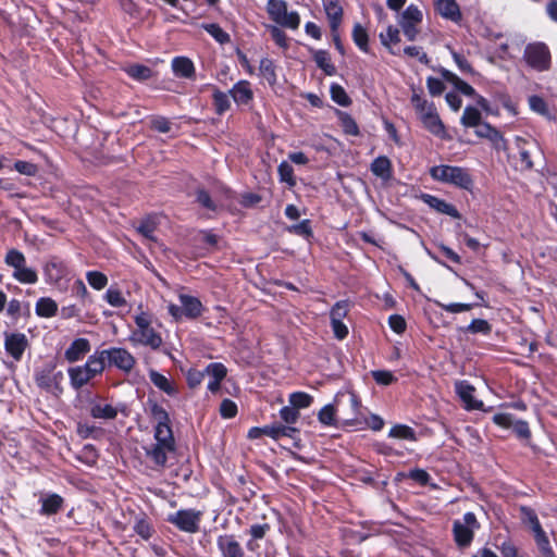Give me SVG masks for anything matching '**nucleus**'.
<instances>
[{
    "label": "nucleus",
    "mask_w": 557,
    "mask_h": 557,
    "mask_svg": "<svg viewBox=\"0 0 557 557\" xmlns=\"http://www.w3.org/2000/svg\"><path fill=\"white\" fill-rule=\"evenodd\" d=\"M389 436L394 437V438H399V440H410V441L416 440L413 430L411 428H409L407 425H403V424L394 425L389 430Z\"/></svg>",
    "instance_id": "45"
},
{
    "label": "nucleus",
    "mask_w": 557,
    "mask_h": 557,
    "mask_svg": "<svg viewBox=\"0 0 557 557\" xmlns=\"http://www.w3.org/2000/svg\"><path fill=\"white\" fill-rule=\"evenodd\" d=\"M89 350V341L86 338H77L65 350V358L69 362H75L81 360Z\"/></svg>",
    "instance_id": "22"
},
{
    "label": "nucleus",
    "mask_w": 557,
    "mask_h": 557,
    "mask_svg": "<svg viewBox=\"0 0 557 557\" xmlns=\"http://www.w3.org/2000/svg\"><path fill=\"white\" fill-rule=\"evenodd\" d=\"M107 359H108V357H107L106 350H102L98 354L91 355L88 358L86 364L90 369L91 374H94V376H97L103 372V370L106 368Z\"/></svg>",
    "instance_id": "33"
},
{
    "label": "nucleus",
    "mask_w": 557,
    "mask_h": 557,
    "mask_svg": "<svg viewBox=\"0 0 557 557\" xmlns=\"http://www.w3.org/2000/svg\"><path fill=\"white\" fill-rule=\"evenodd\" d=\"M475 134L481 138L488 139L496 149H503L505 147V140L502 134L487 123L481 122L475 127Z\"/></svg>",
    "instance_id": "19"
},
{
    "label": "nucleus",
    "mask_w": 557,
    "mask_h": 557,
    "mask_svg": "<svg viewBox=\"0 0 557 557\" xmlns=\"http://www.w3.org/2000/svg\"><path fill=\"white\" fill-rule=\"evenodd\" d=\"M436 9L442 16L453 21L460 17L459 7L455 0H437Z\"/></svg>",
    "instance_id": "30"
},
{
    "label": "nucleus",
    "mask_w": 557,
    "mask_h": 557,
    "mask_svg": "<svg viewBox=\"0 0 557 557\" xmlns=\"http://www.w3.org/2000/svg\"><path fill=\"white\" fill-rule=\"evenodd\" d=\"M296 432L295 428L292 426H284L281 424H274V425H265L263 428H251L248 431V438L250 440H257L263 435L269 436L273 440H278L283 436H292V434Z\"/></svg>",
    "instance_id": "13"
},
{
    "label": "nucleus",
    "mask_w": 557,
    "mask_h": 557,
    "mask_svg": "<svg viewBox=\"0 0 557 557\" xmlns=\"http://www.w3.org/2000/svg\"><path fill=\"white\" fill-rule=\"evenodd\" d=\"M527 63L537 71H545L550 64V53L548 48L541 42L531 44L524 50Z\"/></svg>",
    "instance_id": "12"
},
{
    "label": "nucleus",
    "mask_w": 557,
    "mask_h": 557,
    "mask_svg": "<svg viewBox=\"0 0 557 557\" xmlns=\"http://www.w3.org/2000/svg\"><path fill=\"white\" fill-rule=\"evenodd\" d=\"M424 201L434 210H436L440 213L447 214L454 219H460V213L456 209L455 206L446 202L443 199H440L437 197L426 195L424 196Z\"/></svg>",
    "instance_id": "25"
},
{
    "label": "nucleus",
    "mask_w": 557,
    "mask_h": 557,
    "mask_svg": "<svg viewBox=\"0 0 557 557\" xmlns=\"http://www.w3.org/2000/svg\"><path fill=\"white\" fill-rule=\"evenodd\" d=\"M230 94L237 104H249L253 99V91L250 83L247 81H239L230 90Z\"/></svg>",
    "instance_id": "18"
},
{
    "label": "nucleus",
    "mask_w": 557,
    "mask_h": 557,
    "mask_svg": "<svg viewBox=\"0 0 557 557\" xmlns=\"http://www.w3.org/2000/svg\"><path fill=\"white\" fill-rule=\"evenodd\" d=\"M493 421L505 429H512V431L521 438L530 436L528 423L524 421H516L509 413H497L493 417Z\"/></svg>",
    "instance_id": "15"
},
{
    "label": "nucleus",
    "mask_w": 557,
    "mask_h": 557,
    "mask_svg": "<svg viewBox=\"0 0 557 557\" xmlns=\"http://www.w3.org/2000/svg\"><path fill=\"white\" fill-rule=\"evenodd\" d=\"M331 97L336 103H338L339 106H343V107L348 106L350 102L349 97L347 96L346 91L339 85L331 86Z\"/></svg>",
    "instance_id": "50"
},
{
    "label": "nucleus",
    "mask_w": 557,
    "mask_h": 557,
    "mask_svg": "<svg viewBox=\"0 0 557 557\" xmlns=\"http://www.w3.org/2000/svg\"><path fill=\"white\" fill-rule=\"evenodd\" d=\"M90 413L96 419H114L117 412L109 404H96L91 407Z\"/></svg>",
    "instance_id": "35"
},
{
    "label": "nucleus",
    "mask_w": 557,
    "mask_h": 557,
    "mask_svg": "<svg viewBox=\"0 0 557 557\" xmlns=\"http://www.w3.org/2000/svg\"><path fill=\"white\" fill-rule=\"evenodd\" d=\"M423 20L422 11L414 4H410L398 16L397 22L408 40H416L419 34V25Z\"/></svg>",
    "instance_id": "8"
},
{
    "label": "nucleus",
    "mask_w": 557,
    "mask_h": 557,
    "mask_svg": "<svg viewBox=\"0 0 557 557\" xmlns=\"http://www.w3.org/2000/svg\"><path fill=\"white\" fill-rule=\"evenodd\" d=\"M172 70L176 75L182 77H190L195 71L193 62L185 57L174 58L172 61Z\"/></svg>",
    "instance_id": "31"
},
{
    "label": "nucleus",
    "mask_w": 557,
    "mask_h": 557,
    "mask_svg": "<svg viewBox=\"0 0 557 557\" xmlns=\"http://www.w3.org/2000/svg\"><path fill=\"white\" fill-rule=\"evenodd\" d=\"M468 330L472 333H488L491 331V326L486 320L475 319L473 320Z\"/></svg>",
    "instance_id": "63"
},
{
    "label": "nucleus",
    "mask_w": 557,
    "mask_h": 557,
    "mask_svg": "<svg viewBox=\"0 0 557 557\" xmlns=\"http://www.w3.org/2000/svg\"><path fill=\"white\" fill-rule=\"evenodd\" d=\"M289 405L297 410L308 408L312 403V397L304 392H295L289 395Z\"/></svg>",
    "instance_id": "40"
},
{
    "label": "nucleus",
    "mask_w": 557,
    "mask_h": 557,
    "mask_svg": "<svg viewBox=\"0 0 557 557\" xmlns=\"http://www.w3.org/2000/svg\"><path fill=\"white\" fill-rule=\"evenodd\" d=\"M430 175L435 181L454 185L456 187L470 190L473 186V180L468 170L453 165H436L431 168Z\"/></svg>",
    "instance_id": "3"
},
{
    "label": "nucleus",
    "mask_w": 557,
    "mask_h": 557,
    "mask_svg": "<svg viewBox=\"0 0 557 557\" xmlns=\"http://www.w3.org/2000/svg\"><path fill=\"white\" fill-rule=\"evenodd\" d=\"M153 416L157 421L154 429L156 443L146 447V456L154 466L164 467L168 456L175 449V441L169 425L168 413L163 409L156 407Z\"/></svg>",
    "instance_id": "1"
},
{
    "label": "nucleus",
    "mask_w": 557,
    "mask_h": 557,
    "mask_svg": "<svg viewBox=\"0 0 557 557\" xmlns=\"http://www.w3.org/2000/svg\"><path fill=\"white\" fill-rule=\"evenodd\" d=\"M335 412L336 410L333 405H326L319 411L318 419L324 425H334Z\"/></svg>",
    "instance_id": "48"
},
{
    "label": "nucleus",
    "mask_w": 557,
    "mask_h": 557,
    "mask_svg": "<svg viewBox=\"0 0 557 557\" xmlns=\"http://www.w3.org/2000/svg\"><path fill=\"white\" fill-rule=\"evenodd\" d=\"M14 169L24 175L35 176L38 172V168L36 164L27 162V161H16L14 163Z\"/></svg>",
    "instance_id": "55"
},
{
    "label": "nucleus",
    "mask_w": 557,
    "mask_h": 557,
    "mask_svg": "<svg viewBox=\"0 0 557 557\" xmlns=\"http://www.w3.org/2000/svg\"><path fill=\"white\" fill-rule=\"evenodd\" d=\"M341 124H342V127H343V131L345 132V134L351 135V136H357L359 134V128H358L357 123L349 115L343 114L341 116Z\"/></svg>",
    "instance_id": "54"
},
{
    "label": "nucleus",
    "mask_w": 557,
    "mask_h": 557,
    "mask_svg": "<svg viewBox=\"0 0 557 557\" xmlns=\"http://www.w3.org/2000/svg\"><path fill=\"white\" fill-rule=\"evenodd\" d=\"M287 231L289 233H294V234H297V235H302V236H306V237H309L312 234L309 220H304V221H301L298 224L292 225V226H289L287 228Z\"/></svg>",
    "instance_id": "58"
},
{
    "label": "nucleus",
    "mask_w": 557,
    "mask_h": 557,
    "mask_svg": "<svg viewBox=\"0 0 557 557\" xmlns=\"http://www.w3.org/2000/svg\"><path fill=\"white\" fill-rule=\"evenodd\" d=\"M104 297L112 307H122L126 304L121 290L115 288H109Z\"/></svg>",
    "instance_id": "51"
},
{
    "label": "nucleus",
    "mask_w": 557,
    "mask_h": 557,
    "mask_svg": "<svg viewBox=\"0 0 557 557\" xmlns=\"http://www.w3.org/2000/svg\"><path fill=\"white\" fill-rule=\"evenodd\" d=\"M443 76L449 81L460 92H462L466 96H474L475 91L472 86H470L468 83L459 78L456 74L444 70Z\"/></svg>",
    "instance_id": "34"
},
{
    "label": "nucleus",
    "mask_w": 557,
    "mask_h": 557,
    "mask_svg": "<svg viewBox=\"0 0 557 557\" xmlns=\"http://www.w3.org/2000/svg\"><path fill=\"white\" fill-rule=\"evenodd\" d=\"M277 172L280 175V180L282 182L288 184L290 187L295 186L296 181L294 177V170L288 162H286V161L281 162L277 168Z\"/></svg>",
    "instance_id": "43"
},
{
    "label": "nucleus",
    "mask_w": 557,
    "mask_h": 557,
    "mask_svg": "<svg viewBox=\"0 0 557 557\" xmlns=\"http://www.w3.org/2000/svg\"><path fill=\"white\" fill-rule=\"evenodd\" d=\"M35 311L41 318H52L58 311V304L50 297H41L36 302Z\"/></svg>",
    "instance_id": "29"
},
{
    "label": "nucleus",
    "mask_w": 557,
    "mask_h": 557,
    "mask_svg": "<svg viewBox=\"0 0 557 557\" xmlns=\"http://www.w3.org/2000/svg\"><path fill=\"white\" fill-rule=\"evenodd\" d=\"M381 44L393 54H399L400 49L397 48L400 42V32L397 27L389 25L385 32L380 34Z\"/></svg>",
    "instance_id": "20"
},
{
    "label": "nucleus",
    "mask_w": 557,
    "mask_h": 557,
    "mask_svg": "<svg viewBox=\"0 0 557 557\" xmlns=\"http://www.w3.org/2000/svg\"><path fill=\"white\" fill-rule=\"evenodd\" d=\"M437 305L449 313H459V312H465V311H469L472 309L471 304H459V302L441 304V302H437Z\"/></svg>",
    "instance_id": "59"
},
{
    "label": "nucleus",
    "mask_w": 557,
    "mask_h": 557,
    "mask_svg": "<svg viewBox=\"0 0 557 557\" xmlns=\"http://www.w3.org/2000/svg\"><path fill=\"white\" fill-rule=\"evenodd\" d=\"M267 29L277 46L281 48L287 47V36L278 25H267Z\"/></svg>",
    "instance_id": "49"
},
{
    "label": "nucleus",
    "mask_w": 557,
    "mask_h": 557,
    "mask_svg": "<svg viewBox=\"0 0 557 557\" xmlns=\"http://www.w3.org/2000/svg\"><path fill=\"white\" fill-rule=\"evenodd\" d=\"M213 104L218 114H223L226 112L231 107L227 94L215 89L213 92Z\"/></svg>",
    "instance_id": "41"
},
{
    "label": "nucleus",
    "mask_w": 557,
    "mask_h": 557,
    "mask_svg": "<svg viewBox=\"0 0 557 557\" xmlns=\"http://www.w3.org/2000/svg\"><path fill=\"white\" fill-rule=\"evenodd\" d=\"M138 232L148 239H153V234L156 231V223L154 221L148 219L140 223L138 226Z\"/></svg>",
    "instance_id": "62"
},
{
    "label": "nucleus",
    "mask_w": 557,
    "mask_h": 557,
    "mask_svg": "<svg viewBox=\"0 0 557 557\" xmlns=\"http://www.w3.org/2000/svg\"><path fill=\"white\" fill-rule=\"evenodd\" d=\"M280 416L283 421L286 423L293 424L295 423L299 418V412L296 408L290 406H285L281 409Z\"/></svg>",
    "instance_id": "57"
},
{
    "label": "nucleus",
    "mask_w": 557,
    "mask_h": 557,
    "mask_svg": "<svg viewBox=\"0 0 557 557\" xmlns=\"http://www.w3.org/2000/svg\"><path fill=\"white\" fill-rule=\"evenodd\" d=\"M348 409L343 410V421L348 424H354L358 422L359 413H360V403L356 395L350 394L348 397Z\"/></svg>",
    "instance_id": "32"
},
{
    "label": "nucleus",
    "mask_w": 557,
    "mask_h": 557,
    "mask_svg": "<svg viewBox=\"0 0 557 557\" xmlns=\"http://www.w3.org/2000/svg\"><path fill=\"white\" fill-rule=\"evenodd\" d=\"M4 263L13 269L12 277L21 284H36L37 272L27 267L24 253L17 249H9L4 257Z\"/></svg>",
    "instance_id": "5"
},
{
    "label": "nucleus",
    "mask_w": 557,
    "mask_h": 557,
    "mask_svg": "<svg viewBox=\"0 0 557 557\" xmlns=\"http://www.w3.org/2000/svg\"><path fill=\"white\" fill-rule=\"evenodd\" d=\"M134 319L136 329L132 333L131 341L135 344L149 346L152 349L159 348L162 344V338L151 326V315L140 310Z\"/></svg>",
    "instance_id": "4"
},
{
    "label": "nucleus",
    "mask_w": 557,
    "mask_h": 557,
    "mask_svg": "<svg viewBox=\"0 0 557 557\" xmlns=\"http://www.w3.org/2000/svg\"><path fill=\"white\" fill-rule=\"evenodd\" d=\"M372 173L382 181L387 182L392 178V163L386 157H377L371 163Z\"/></svg>",
    "instance_id": "28"
},
{
    "label": "nucleus",
    "mask_w": 557,
    "mask_h": 557,
    "mask_svg": "<svg viewBox=\"0 0 557 557\" xmlns=\"http://www.w3.org/2000/svg\"><path fill=\"white\" fill-rule=\"evenodd\" d=\"M529 107L533 112L537 114H541L543 116H549L547 103L543 98L539 96H531L529 98Z\"/></svg>",
    "instance_id": "47"
},
{
    "label": "nucleus",
    "mask_w": 557,
    "mask_h": 557,
    "mask_svg": "<svg viewBox=\"0 0 557 557\" xmlns=\"http://www.w3.org/2000/svg\"><path fill=\"white\" fill-rule=\"evenodd\" d=\"M355 44L362 50L368 51V33L360 24H356L352 30Z\"/></svg>",
    "instance_id": "44"
},
{
    "label": "nucleus",
    "mask_w": 557,
    "mask_h": 557,
    "mask_svg": "<svg viewBox=\"0 0 557 557\" xmlns=\"http://www.w3.org/2000/svg\"><path fill=\"white\" fill-rule=\"evenodd\" d=\"M205 29L220 44L227 42L230 36L216 24H208Z\"/></svg>",
    "instance_id": "52"
},
{
    "label": "nucleus",
    "mask_w": 557,
    "mask_h": 557,
    "mask_svg": "<svg viewBox=\"0 0 557 557\" xmlns=\"http://www.w3.org/2000/svg\"><path fill=\"white\" fill-rule=\"evenodd\" d=\"M202 512L195 509H182L169 516L168 520L186 533H197Z\"/></svg>",
    "instance_id": "10"
},
{
    "label": "nucleus",
    "mask_w": 557,
    "mask_h": 557,
    "mask_svg": "<svg viewBox=\"0 0 557 557\" xmlns=\"http://www.w3.org/2000/svg\"><path fill=\"white\" fill-rule=\"evenodd\" d=\"M127 74L137 79V81H146V79H149L152 75V72L149 67L145 66V65H139V64H135V65H132L129 66L127 70H126Z\"/></svg>",
    "instance_id": "46"
},
{
    "label": "nucleus",
    "mask_w": 557,
    "mask_h": 557,
    "mask_svg": "<svg viewBox=\"0 0 557 557\" xmlns=\"http://www.w3.org/2000/svg\"><path fill=\"white\" fill-rule=\"evenodd\" d=\"M348 313V304L346 301L336 302L331 309V321H342Z\"/></svg>",
    "instance_id": "53"
},
{
    "label": "nucleus",
    "mask_w": 557,
    "mask_h": 557,
    "mask_svg": "<svg viewBox=\"0 0 557 557\" xmlns=\"http://www.w3.org/2000/svg\"><path fill=\"white\" fill-rule=\"evenodd\" d=\"M267 13L278 26L297 29L300 25V16L296 11H288L285 0H268Z\"/></svg>",
    "instance_id": "6"
},
{
    "label": "nucleus",
    "mask_w": 557,
    "mask_h": 557,
    "mask_svg": "<svg viewBox=\"0 0 557 557\" xmlns=\"http://www.w3.org/2000/svg\"><path fill=\"white\" fill-rule=\"evenodd\" d=\"M227 370L222 363H210L206 368V374H208L211 380L208 383V389L211 392H216L220 388L221 381L226 376Z\"/></svg>",
    "instance_id": "24"
},
{
    "label": "nucleus",
    "mask_w": 557,
    "mask_h": 557,
    "mask_svg": "<svg viewBox=\"0 0 557 557\" xmlns=\"http://www.w3.org/2000/svg\"><path fill=\"white\" fill-rule=\"evenodd\" d=\"M69 376L71 380V384L75 388H81L82 386L87 384L91 379L95 377L86 363L84 366L70 368Z\"/></svg>",
    "instance_id": "23"
},
{
    "label": "nucleus",
    "mask_w": 557,
    "mask_h": 557,
    "mask_svg": "<svg viewBox=\"0 0 557 557\" xmlns=\"http://www.w3.org/2000/svg\"><path fill=\"white\" fill-rule=\"evenodd\" d=\"M480 528V524L472 512H467L462 521L454 522V536L459 546H469L473 540L474 531Z\"/></svg>",
    "instance_id": "11"
},
{
    "label": "nucleus",
    "mask_w": 557,
    "mask_h": 557,
    "mask_svg": "<svg viewBox=\"0 0 557 557\" xmlns=\"http://www.w3.org/2000/svg\"><path fill=\"white\" fill-rule=\"evenodd\" d=\"M521 513L522 522L528 525L533 533L534 541L541 555L543 557H554V552L550 547L548 536L543 530L535 512L531 509L522 508Z\"/></svg>",
    "instance_id": "7"
},
{
    "label": "nucleus",
    "mask_w": 557,
    "mask_h": 557,
    "mask_svg": "<svg viewBox=\"0 0 557 557\" xmlns=\"http://www.w3.org/2000/svg\"><path fill=\"white\" fill-rule=\"evenodd\" d=\"M372 376L381 385H389L395 381L393 373L384 370L373 371Z\"/></svg>",
    "instance_id": "60"
},
{
    "label": "nucleus",
    "mask_w": 557,
    "mask_h": 557,
    "mask_svg": "<svg viewBox=\"0 0 557 557\" xmlns=\"http://www.w3.org/2000/svg\"><path fill=\"white\" fill-rule=\"evenodd\" d=\"M107 351L108 360L123 371H131L135 364V358L125 349L113 348Z\"/></svg>",
    "instance_id": "17"
},
{
    "label": "nucleus",
    "mask_w": 557,
    "mask_h": 557,
    "mask_svg": "<svg viewBox=\"0 0 557 557\" xmlns=\"http://www.w3.org/2000/svg\"><path fill=\"white\" fill-rule=\"evenodd\" d=\"M426 87H428L429 92L432 96H438L445 89L444 83L441 79L435 78V77H429L426 79Z\"/></svg>",
    "instance_id": "61"
},
{
    "label": "nucleus",
    "mask_w": 557,
    "mask_h": 557,
    "mask_svg": "<svg viewBox=\"0 0 557 557\" xmlns=\"http://www.w3.org/2000/svg\"><path fill=\"white\" fill-rule=\"evenodd\" d=\"M62 504L63 499L59 495H49L42 499L41 512L45 515H53L61 508Z\"/></svg>",
    "instance_id": "36"
},
{
    "label": "nucleus",
    "mask_w": 557,
    "mask_h": 557,
    "mask_svg": "<svg viewBox=\"0 0 557 557\" xmlns=\"http://www.w3.org/2000/svg\"><path fill=\"white\" fill-rule=\"evenodd\" d=\"M517 145L519 148L520 160L525 169L533 166L531 153L539 151L537 144L534 140H527L521 137L517 138Z\"/></svg>",
    "instance_id": "26"
},
{
    "label": "nucleus",
    "mask_w": 557,
    "mask_h": 557,
    "mask_svg": "<svg viewBox=\"0 0 557 557\" xmlns=\"http://www.w3.org/2000/svg\"><path fill=\"white\" fill-rule=\"evenodd\" d=\"M220 413L225 419L234 418L237 413V406L231 399H224L220 406Z\"/></svg>",
    "instance_id": "56"
},
{
    "label": "nucleus",
    "mask_w": 557,
    "mask_h": 557,
    "mask_svg": "<svg viewBox=\"0 0 557 557\" xmlns=\"http://www.w3.org/2000/svg\"><path fill=\"white\" fill-rule=\"evenodd\" d=\"M86 280L88 284L97 290L103 289L108 284V277L102 272L99 271L87 272Z\"/></svg>",
    "instance_id": "42"
},
{
    "label": "nucleus",
    "mask_w": 557,
    "mask_h": 557,
    "mask_svg": "<svg viewBox=\"0 0 557 557\" xmlns=\"http://www.w3.org/2000/svg\"><path fill=\"white\" fill-rule=\"evenodd\" d=\"M499 550L503 557H523L517 546L511 542H504L499 546Z\"/></svg>",
    "instance_id": "64"
},
{
    "label": "nucleus",
    "mask_w": 557,
    "mask_h": 557,
    "mask_svg": "<svg viewBox=\"0 0 557 557\" xmlns=\"http://www.w3.org/2000/svg\"><path fill=\"white\" fill-rule=\"evenodd\" d=\"M456 393L465 404L468 410L480 409L483 403L474 398V387L466 381H458L455 384Z\"/></svg>",
    "instance_id": "16"
},
{
    "label": "nucleus",
    "mask_w": 557,
    "mask_h": 557,
    "mask_svg": "<svg viewBox=\"0 0 557 557\" xmlns=\"http://www.w3.org/2000/svg\"><path fill=\"white\" fill-rule=\"evenodd\" d=\"M151 382L164 393L172 395L175 393L174 386L163 374L157 371H150L149 373Z\"/></svg>",
    "instance_id": "39"
},
{
    "label": "nucleus",
    "mask_w": 557,
    "mask_h": 557,
    "mask_svg": "<svg viewBox=\"0 0 557 557\" xmlns=\"http://www.w3.org/2000/svg\"><path fill=\"white\" fill-rule=\"evenodd\" d=\"M4 347L12 358L20 360L28 347L27 337L23 333H7L4 337Z\"/></svg>",
    "instance_id": "14"
},
{
    "label": "nucleus",
    "mask_w": 557,
    "mask_h": 557,
    "mask_svg": "<svg viewBox=\"0 0 557 557\" xmlns=\"http://www.w3.org/2000/svg\"><path fill=\"white\" fill-rule=\"evenodd\" d=\"M218 546L224 557H243L244 553L239 543L232 535H221Z\"/></svg>",
    "instance_id": "21"
},
{
    "label": "nucleus",
    "mask_w": 557,
    "mask_h": 557,
    "mask_svg": "<svg viewBox=\"0 0 557 557\" xmlns=\"http://www.w3.org/2000/svg\"><path fill=\"white\" fill-rule=\"evenodd\" d=\"M178 299L182 307L174 304H170L168 307L170 314L175 320H181L183 317L195 319L201 314L203 307L198 298L187 294H180Z\"/></svg>",
    "instance_id": "9"
},
{
    "label": "nucleus",
    "mask_w": 557,
    "mask_h": 557,
    "mask_svg": "<svg viewBox=\"0 0 557 557\" xmlns=\"http://www.w3.org/2000/svg\"><path fill=\"white\" fill-rule=\"evenodd\" d=\"M324 10L330 20L332 32H336L343 16V9L338 0H323Z\"/></svg>",
    "instance_id": "27"
},
{
    "label": "nucleus",
    "mask_w": 557,
    "mask_h": 557,
    "mask_svg": "<svg viewBox=\"0 0 557 557\" xmlns=\"http://www.w3.org/2000/svg\"><path fill=\"white\" fill-rule=\"evenodd\" d=\"M259 71L261 76L270 84L274 85L276 83V72L275 65L273 61L270 59H262L260 61Z\"/></svg>",
    "instance_id": "37"
},
{
    "label": "nucleus",
    "mask_w": 557,
    "mask_h": 557,
    "mask_svg": "<svg viewBox=\"0 0 557 557\" xmlns=\"http://www.w3.org/2000/svg\"><path fill=\"white\" fill-rule=\"evenodd\" d=\"M410 100L423 127L433 135L446 139L448 137L446 127L437 113L435 104L423 98L417 90L412 91Z\"/></svg>",
    "instance_id": "2"
},
{
    "label": "nucleus",
    "mask_w": 557,
    "mask_h": 557,
    "mask_svg": "<svg viewBox=\"0 0 557 557\" xmlns=\"http://www.w3.org/2000/svg\"><path fill=\"white\" fill-rule=\"evenodd\" d=\"M481 123V113L473 107H467L461 116V124L466 127H476Z\"/></svg>",
    "instance_id": "38"
}]
</instances>
